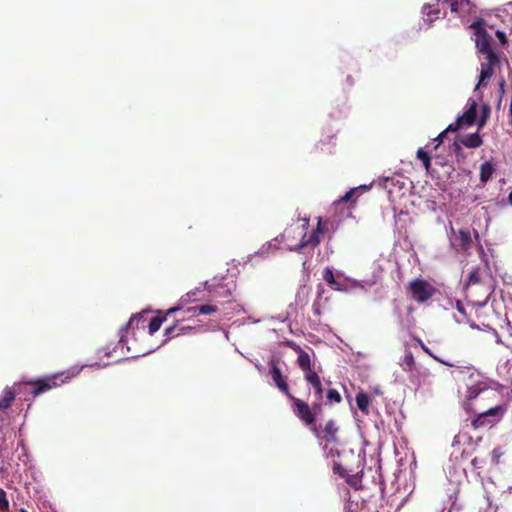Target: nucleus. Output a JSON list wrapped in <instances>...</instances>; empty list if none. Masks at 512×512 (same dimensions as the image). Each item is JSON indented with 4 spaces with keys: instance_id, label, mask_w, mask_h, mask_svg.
<instances>
[{
    "instance_id": "36",
    "label": "nucleus",
    "mask_w": 512,
    "mask_h": 512,
    "mask_svg": "<svg viewBox=\"0 0 512 512\" xmlns=\"http://www.w3.org/2000/svg\"><path fill=\"white\" fill-rule=\"evenodd\" d=\"M423 10L427 14L428 17H431L432 14L437 15L439 13L438 10L432 11L431 6H424ZM430 19L433 20V18H430Z\"/></svg>"
},
{
    "instance_id": "42",
    "label": "nucleus",
    "mask_w": 512,
    "mask_h": 512,
    "mask_svg": "<svg viewBox=\"0 0 512 512\" xmlns=\"http://www.w3.org/2000/svg\"><path fill=\"white\" fill-rule=\"evenodd\" d=\"M508 200H509V203L512 204V192L509 194Z\"/></svg>"
},
{
    "instance_id": "10",
    "label": "nucleus",
    "mask_w": 512,
    "mask_h": 512,
    "mask_svg": "<svg viewBox=\"0 0 512 512\" xmlns=\"http://www.w3.org/2000/svg\"><path fill=\"white\" fill-rule=\"evenodd\" d=\"M498 62L499 58L495 53H488V55H486V62L481 64V72L477 87L493 75L494 66L497 65Z\"/></svg>"
},
{
    "instance_id": "27",
    "label": "nucleus",
    "mask_w": 512,
    "mask_h": 512,
    "mask_svg": "<svg viewBox=\"0 0 512 512\" xmlns=\"http://www.w3.org/2000/svg\"><path fill=\"white\" fill-rule=\"evenodd\" d=\"M479 272H480V268H472L469 272H468V277H467V285H473V284H477L480 282V275H479Z\"/></svg>"
},
{
    "instance_id": "5",
    "label": "nucleus",
    "mask_w": 512,
    "mask_h": 512,
    "mask_svg": "<svg viewBox=\"0 0 512 512\" xmlns=\"http://www.w3.org/2000/svg\"><path fill=\"white\" fill-rule=\"evenodd\" d=\"M450 130H443L436 138L427 143L424 148L417 150V158L422 162L424 168L429 170L430 167V154L437 150V148L444 142ZM456 132L457 130H452Z\"/></svg>"
},
{
    "instance_id": "32",
    "label": "nucleus",
    "mask_w": 512,
    "mask_h": 512,
    "mask_svg": "<svg viewBox=\"0 0 512 512\" xmlns=\"http://www.w3.org/2000/svg\"><path fill=\"white\" fill-rule=\"evenodd\" d=\"M327 398L330 402H340L341 401V396L340 394L338 393V391H336L335 389H330L328 392H327Z\"/></svg>"
},
{
    "instance_id": "22",
    "label": "nucleus",
    "mask_w": 512,
    "mask_h": 512,
    "mask_svg": "<svg viewBox=\"0 0 512 512\" xmlns=\"http://www.w3.org/2000/svg\"><path fill=\"white\" fill-rule=\"evenodd\" d=\"M356 403L358 408L364 412L365 414L368 413V407L370 403V399L367 394L360 392L356 396Z\"/></svg>"
},
{
    "instance_id": "17",
    "label": "nucleus",
    "mask_w": 512,
    "mask_h": 512,
    "mask_svg": "<svg viewBox=\"0 0 512 512\" xmlns=\"http://www.w3.org/2000/svg\"><path fill=\"white\" fill-rule=\"evenodd\" d=\"M282 242V239L274 238L273 240L266 242L262 245V247L255 253V256L265 257L279 248V244Z\"/></svg>"
},
{
    "instance_id": "9",
    "label": "nucleus",
    "mask_w": 512,
    "mask_h": 512,
    "mask_svg": "<svg viewBox=\"0 0 512 512\" xmlns=\"http://www.w3.org/2000/svg\"><path fill=\"white\" fill-rule=\"evenodd\" d=\"M288 397L293 401L294 413L307 425L314 423L315 418L309 405L291 394Z\"/></svg>"
},
{
    "instance_id": "25",
    "label": "nucleus",
    "mask_w": 512,
    "mask_h": 512,
    "mask_svg": "<svg viewBox=\"0 0 512 512\" xmlns=\"http://www.w3.org/2000/svg\"><path fill=\"white\" fill-rule=\"evenodd\" d=\"M197 289L195 291H191L187 293L186 295L182 296L180 299V304L178 306L172 307L167 311V315L174 313L178 310H180L185 304L190 302V297L196 295Z\"/></svg>"
},
{
    "instance_id": "45",
    "label": "nucleus",
    "mask_w": 512,
    "mask_h": 512,
    "mask_svg": "<svg viewBox=\"0 0 512 512\" xmlns=\"http://www.w3.org/2000/svg\"><path fill=\"white\" fill-rule=\"evenodd\" d=\"M19 512H28V511L24 508H21Z\"/></svg>"
},
{
    "instance_id": "26",
    "label": "nucleus",
    "mask_w": 512,
    "mask_h": 512,
    "mask_svg": "<svg viewBox=\"0 0 512 512\" xmlns=\"http://www.w3.org/2000/svg\"><path fill=\"white\" fill-rule=\"evenodd\" d=\"M324 293V288L322 286L318 287L317 299L314 301L312 309L315 315L321 314V300L322 295Z\"/></svg>"
},
{
    "instance_id": "41",
    "label": "nucleus",
    "mask_w": 512,
    "mask_h": 512,
    "mask_svg": "<svg viewBox=\"0 0 512 512\" xmlns=\"http://www.w3.org/2000/svg\"><path fill=\"white\" fill-rule=\"evenodd\" d=\"M350 282H351V287H358V286L363 287V286H362V285H360L356 280H352V281H350Z\"/></svg>"
},
{
    "instance_id": "33",
    "label": "nucleus",
    "mask_w": 512,
    "mask_h": 512,
    "mask_svg": "<svg viewBox=\"0 0 512 512\" xmlns=\"http://www.w3.org/2000/svg\"><path fill=\"white\" fill-rule=\"evenodd\" d=\"M9 508V502L6 498L5 491L0 488V510H7Z\"/></svg>"
},
{
    "instance_id": "28",
    "label": "nucleus",
    "mask_w": 512,
    "mask_h": 512,
    "mask_svg": "<svg viewBox=\"0 0 512 512\" xmlns=\"http://www.w3.org/2000/svg\"><path fill=\"white\" fill-rule=\"evenodd\" d=\"M325 433L328 435L329 440L335 442V434L337 432V427L333 421H328L324 428Z\"/></svg>"
},
{
    "instance_id": "39",
    "label": "nucleus",
    "mask_w": 512,
    "mask_h": 512,
    "mask_svg": "<svg viewBox=\"0 0 512 512\" xmlns=\"http://www.w3.org/2000/svg\"><path fill=\"white\" fill-rule=\"evenodd\" d=\"M175 327H176V326L174 325V326H171V327L167 328V329L165 330V334H166L167 336H169V335L174 331Z\"/></svg>"
},
{
    "instance_id": "12",
    "label": "nucleus",
    "mask_w": 512,
    "mask_h": 512,
    "mask_svg": "<svg viewBox=\"0 0 512 512\" xmlns=\"http://www.w3.org/2000/svg\"><path fill=\"white\" fill-rule=\"evenodd\" d=\"M270 375L275 383V385L279 388L280 391L285 393L287 396L290 395L288 385L282 376V373L276 363L274 361L270 362Z\"/></svg>"
},
{
    "instance_id": "24",
    "label": "nucleus",
    "mask_w": 512,
    "mask_h": 512,
    "mask_svg": "<svg viewBox=\"0 0 512 512\" xmlns=\"http://www.w3.org/2000/svg\"><path fill=\"white\" fill-rule=\"evenodd\" d=\"M415 365L414 357L410 351H406L402 359L401 366L405 371L413 370Z\"/></svg>"
},
{
    "instance_id": "14",
    "label": "nucleus",
    "mask_w": 512,
    "mask_h": 512,
    "mask_svg": "<svg viewBox=\"0 0 512 512\" xmlns=\"http://www.w3.org/2000/svg\"><path fill=\"white\" fill-rule=\"evenodd\" d=\"M505 413V408L502 405H496L494 407H491L485 411L478 412V420L481 423H484L486 418L491 417L493 418L492 421L499 420Z\"/></svg>"
},
{
    "instance_id": "43",
    "label": "nucleus",
    "mask_w": 512,
    "mask_h": 512,
    "mask_svg": "<svg viewBox=\"0 0 512 512\" xmlns=\"http://www.w3.org/2000/svg\"><path fill=\"white\" fill-rule=\"evenodd\" d=\"M496 342H497L498 344H502V341H501V339H500V337H499V336H497Z\"/></svg>"
},
{
    "instance_id": "30",
    "label": "nucleus",
    "mask_w": 512,
    "mask_h": 512,
    "mask_svg": "<svg viewBox=\"0 0 512 512\" xmlns=\"http://www.w3.org/2000/svg\"><path fill=\"white\" fill-rule=\"evenodd\" d=\"M324 451L327 454V456L334 457V455H339L338 450L335 448V442H332L329 439L326 440V443L324 445Z\"/></svg>"
},
{
    "instance_id": "38",
    "label": "nucleus",
    "mask_w": 512,
    "mask_h": 512,
    "mask_svg": "<svg viewBox=\"0 0 512 512\" xmlns=\"http://www.w3.org/2000/svg\"><path fill=\"white\" fill-rule=\"evenodd\" d=\"M456 307H457V310H458L460 313L464 314V307H463V305L461 304V302H460V301H458V302H457Z\"/></svg>"
},
{
    "instance_id": "13",
    "label": "nucleus",
    "mask_w": 512,
    "mask_h": 512,
    "mask_svg": "<svg viewBox=\"0 0 512 512\" xmlns=\"http://www.w3.org/2000/svg\"><path fill=\"white\" fill-rule=\"evenodd\" d=\"M143 319V314L140 313L138 315H134L130 318L129 322L126 324V326L122 327L120 330L121 336L119 339V343L116 348H123L124 344L126 343V336L125 333H128L130 330H134L135 328H139V323Z\"/></svg>"
},
{
    "instance_id": "31",
    "label": "nucleus",
    "mask_w": 512,
    "mask_h": 512,
    "mask_svg": "<svg viewBox=\"0 0 512 512\" xmlns=\"http://www.w3.org/2000/svg\"><path fill=\"white\" fill-rule=\"evenodd\" d=\"M323 279L332 286L333 283L337 280L333 274V271L330 268H325L323 271Z\"/></svg>"
},
{
    "instance_id": "7",
    "label": "nucleus",
    "mask_w": 512,
    "mask_h": 512,
    "mask_svg": "<svg viewBox=\"0 0 512 512\" xmlns=\"http://www.w3.org/2000/svg\"><path fill=\"white\" fill-rule=\"evenodd\" d=\"M412 297L418 302H425L435 293V288L427 281L414 280L410 283Z\"/></svg>"
},
{
    "instance_id": "20",
    "label": "nucleus",
    "mask_w": 512,
    "mask_h": 512,
    "mask_svg": "<svg viewBox=\"0 0 512 512\" xmlns=\"http://www.w3.org/2000/svg\"><path fill=\"white\" fill-rule=\"evenodd\" d=\"M495 172V166L487 161L484 162L480 167V180L482 183H486Z\"/></svg>"
},
{
    "instance_id": "23",
    "label": "nucleus",
    "mask_w": 512,
    "mask_h": 512,
    "mask_svg": "<svg viewBox=\"0 0 512 512\" xmlns=\"http://www.w3.org/2000/svg\"><path fill=\"white\" fill-rule=\"evenodd\" d=\"M310 290L305 285L301 286L296 294V303L298 305L304 306L309 299Z\"/></svg>"
},
{
    "instance_id": "34",
    "label": "nucleus",
    "mask_w": 512,
    "mask_h": 512,
    "mask_svg": "<svg viewBox=\"0 0 512 512\" xmlns=\"http://www.w3.org/2000/svg\"><path fill=\"white\" fill-rule=\"evenodd\" d=\"M332 287L338 291H347L348 290V287L346 285L342 284L339 280H336L335 283L332 284Z\"/></svg>"
},
{
    "instance_id": "8",
    "label": "nucleus",
    "mask_w": 512,
    "mask_h": 512,
    "mask_svg": "<svg viewBox=\"0 0 512 512\" xmlns=\"http://www.w3.org/2000/svg\"><path fill=\"white\" fill-rule=\"evenodd\" d=\"M449 240L451 246L457 251H466L472 243L469 230L460 229L455 231L453 227H450Z\"/></svg>"
},
{
    "instance_id": "37",
    "label": "nucleus",
    "mask_w": 512,
    "mask_h": 512,
    "mask_svg": "<svg viewBox=\"0 0 512 512\" xmlns=\"http://www.w3.org/2000/svg\"><path fill=\"white\" fill-rule=\"evenodd\" d=\"M292 232H293V229H292V228L287 229V230L284 232V234H283L282 238L289 239L290 234H291Z\"/></svg>"
},
{
    "instance_id": "44",
    "label": "nucleus",
    "mask_w": 512,
    "mask_h": 512,
    "mask_svg": "<svg viewBox=\"0 0 512 512\" xmlns=\"http://www.w3.org/2000/svg\"><path fill=\"white\" fill-rule=\"evenodd\" d=\"M421 345H422V348L424 349V351L428 352V349L423 344H421Z\"/></svg>"
},
{
    "instance_id": "1",
    "label": "nucleus",
    "mask_w": 512,
    "mask_h": 512,
    "mask_svg": "<svg viewBox=\"0 0 512 512\" xmlns=\"http://www.w3.org/2000/svg\"><path fill=\"white\" fill-rule=\"evenodd\" d=\"M490 114L491 108L488 104H479L474 98H469L463 112L457 116L454 123L449 124L446 128H463L474 125L477 128H482L486 125Z\"/></svg>"
},
{
    "instance_id": "4",
    "label": "nucleus",
    "mask_w": 512,
    "mask_h": 512,
    "mask_svg": "<svg viewBox=\"0 0 512 512\" xmlns=\"http://www.w3.org/2000/svg\"><path fill=\"white\" fill-rule=\"evenodd\" d=\"M470 28L474 30L475 43L478 50L485 55L488 53H495L491 48V36L487 33L484 28V22L482 20L473 22Z\"/></svg>"
},
{
    "instance_id": "46",
    "label": "nucleus",
    "mask_w": 512,
    "mask_h": 512,
    "mask_svg": "<svg viewBox=\"0 0 512 512\" xmlns=\"http://www.w3.org/2000/svg\"><path fill=\"white\" fill-rule=\"evenodd\" d=\"M105 355L109 356L110 355V351H105Z\"/></svg>"
},
{
    "instance_id": "3",
    "label": "nucleus",
    "mask_w": 512,
    "mask_h": 512,
    "mask_svg": "<svg viewBox=\"0 0 512 512\" xmlns=\"http://www.w3.org/2000/svg\"><path fill=\"white\" fill-rule=\"evenodd\" d=\"M82 368H71L67 372L55 374L50 378L42 380L36 383L37 387L33 390L34 395H39L42 392L56 387L60 384L65 383L68 379H71L80 373Z\"/></svg>"
},
{
    "instance_id": "11",
    "label": "nucleus",
    "mask_w": 512,
    "mask_h": 512,
    "mask_svg": "<svg viewBox=\"0 0 512 512\" xmlns=\"http://www.w3.org/2000/svg\"><path fill=\"white\" fill-rule=\"evenodd\" d=\"M482 144V138L478 132L470 133L461 137H456L453 141V146L455 150L460 148V145H463L467 148H477Z\"/></svg>"
},
{
    "instance_id": "18",
    "label": "nucleus",
    "mask_w": 512,
    "mask_h": 512,
    "mask_svg": "<svg viewBox=\"0 0 512 512\" xmlns=\"http://www.w3.org/2000/svg\"><path fill=\"white\" fill-rule=\"evenodd\" d=\"M218 308L215 305L204 304L200 306H194L187 309V313L194 315H208L217 312Z\"/></svg>"
},
{
    "instance_id": "47",
    "label": "nucleus",
    "mask_w": 512,
    "mask_h": 512,
    "mask_svg": "<svg viewBox=\"0 0 512 512\" xmlns=\"http://www.w3.org/2000/svg\"><path fill=\"white\" fill-rule=\"evenodd\" d=\"M205 286L207 287V289L210 290V287L208 286V282H205Z\"/></svg>"
},
{
    "instance_id": "29",
    "label": "nucleus",
    "mask_w": 512,
    "mask_h": 512,
    "mask_svg": "<svg viewBox=\"0 0 512 512\" xmlns=\"http://www.w3.org/2000/svg\"><path fill=\"white\" fill-rule=\"evenodd\" d=\"M164 320H165V317L164 318L155 317V318L151 319V321L149 323V334L153 335L155 332H157L160 329Z\"/></svg>"
},
{
    "instance_id": "16",
    "label": "nucleus",
    "mask_w": 512,
    "mask_h": 512,
    "mask_svg": "<svg viewBox=\"0 0 512 512\" xmlns=\"http://www.w3.org/2000/svg\"><path fill=\"white\" fill-rule=\"evenodd\" d=\"M296 350L298 351L297 363L299 367L303 370L304 376L307 375L308 372H316V370L311 365V359L308 353L303 351L300 347L297 346Z\"/></svg>"
},
{
    "instance_id": "19",
    "label": "nucleus",
    "mask_w": 512,
    "mask_h": 512,
    "mask_svg": "<svg viewBox=\"0 0 512 512\" xmlns=\"http://www.w3.org/2000/svg\"><path fill=\"white\" fill-rule=\"evenodd\" d=\"M16 390H12L10 387H6L3 390V394L0 398V410L8 409L13 400L15 399Z\"/></svg>"
},
{
    "instance_id": "35",
    "label": "nucleus",
    "mask_w": 512,
    "mask_h": 512,
    "mask_svg": "<svg viewBox=\"0 0 512 512\" xmlns=\"http://www.w3.org/2000/svg\"><path fill=\"white\" fill-rule=\"evenodd\" d=\"M333 470H334L335 473L341 475L342 477H346V472H345L344 468L341 465L335 463L334 467H333Z\"/></svg>"
},
{
    "instance_id": "21",
    "label": "nucleus",
    "mask_w": 512,
    "mask_h": 512,
    "mask_svg": "<svg viewBox=\"0 0 512 512\" xmlns=\"http://www.w3.org/2000/svg\"><path fill=\"white\" fill-rule=\"evenodd\" d=\"M371 186H372V184H370V185H360L359 187L352 188L343 197H341L339 202H350V201H353L354 200V196L356 195V193H358L359 191L366 192V191H368L371 188Z\"/></svg>"
},
{
    "instance_id": "6",
    "label": "nucleus",
    "mask_w": 512,
    "mask_h": 512,
    "mask_svg": "<svg viewBox=\"0 0 512 512\" xmlns=\"http://www.w3.org/2000/svg\"><path fill=\"white\" fill-rule=\"evenodd\" d=\"M307 226H308V220L303 219L302 224L299 227H297V230H299L298 235L301 236V241L299 244H297L295 246H290L289 247L290 251H300L302 248H305L308 246L315 247L319 244V242H320L319 234L321 233L320 223L318 224L317 229L315 231H313V233L308 238L306 237V233H305Z\"/></svg>"
},
{
    "instance_id": "2",
    "label": "nucleus",
    "mask_w": 512,
    "mask_h": 512,
    "mask_svg": "<svg viewBox=\"0 0 512 512\" xmlns=\"http://www.w3.org/2000/svg\"><path fill=\"white\" fill-rule=\"evenodd\" d=\"M456 378L463 381L467 388V400L475 399L480 393L492 389L496 383L473 368H462L456 372Z\"/></svg>"
},
{
    "instance_id": "40",
    "label": "nucleus",
    "mask_w": 512,
    "mask_h": 512,
    "mask_svg": "<svg viewBox=\"0 0 512 512\" xmlns=\"http://www.w3.org/2000/svg\"><path fill=\"white\" fill-rule=\"evenodd\" d=\"M497 36L499 37V39L504 42L505 41V35L503 32H500V31H497Z\"/></svg>"
},
{
    "instance_id": "15",
    "label": "nucleus",
    "mask_w": 512,
    "mask_h": 512,
    "mask_svg": "<svg viewBox=\"0 0 512 512\" xmlns=\"http://www.w3.org/2000/svg\"><path fill=\"white\" fill-rule=\"evenodd\" d=\"M304 378L314 389L316 399L318 401L322 400V398H323L322 383H321V379L318 376L317 372H308Z\"/></svg>"
}]
</instances>
